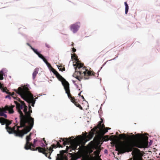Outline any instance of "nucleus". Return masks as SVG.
Segmentation results:
<instances>
[{"instance_id": "36", "label": "nucleus", "mask_w": 160, "mask_h": 160, "mask_svg": "<svg viewBox=\"0 0 160 160\" xmlns=\"http://www.w3.org/2000/svg\"><path fill=\"white\" fill-rule=\"evenodd\" d=\"M27 44L28 46H29L31 48V47H32L31 46L29 43H27Z\"/></svg>"}, {"instance_id": "17", "label": "nucleus", "mask_w": 160, "mask_h": 160, "mask_svg": "<svg viewBox=\"0 0 160 160\" xmlns=\"http://www.w3.org/2000/svg\"><path fill=\"white\" fill-rule=\"evenodd\" d=\"M38 68H35L32 73V78L33 79H34L36 77L38 73Z\"/></svg>"}, {"instance_id": "43", "label": "nucleus", "mask_w": 160, "mask_h": 160, "mask_svg": "<svg viewBox=\"0 0 160 160\" xmlns=\"http://www.w3.org/2000/svg\"><path fill=\"white\" fill-rule=\"evenodd\" d=\"M81 96L82 98L83 99H84V97H83V95H82V96Z\"/></svg>"}, {"instance_id": "13", "label": "nucleus", "mask_w": 160, "mask_h": 160, "mask_svg": "<svg viewBox=\"0 0 160 160\" xmlns=\"http://www.w3.org/2000/svg\"><path fill=\"white\" fill-rule=\"evenodd\" d=\"M31 135L32 133H30L26 137V143L24 146V148L26 150H28V149L30 148L27 147V146L31 143L30 142L31 140Z\"/></svg>"}, {"instance_id": "25", "label": "nucleus", "mask_w": 160, "mask_h": 160, "mask_svg": "<svg viewBox=\"0 0 160 160\" xmlns=\"http://www.w3.org/2000/svg\"><path fill=\"white\" fill-rule=\"evenodd\" d=\"M80 158V156H79L77 155H75L72 157V159L74 160H76L78 158Z\"/></svg>"}, {"instance_id": "47", "label": "nucleus", "mask_w": 160, "mask_h": 160, "mask_svg": "<svg viewBox=\"0 0 160 160\" xmlns=\"http://www.w3.org/2000/svg\"><path fill=\"white\" fill-rule=\"evenodd\" d=\"M151 160L150 159V160Z\"/></svg>"}, {"instance_id": "34", "label": "nucleus", "mask_w": 160, "mask_h": 160, "mask_svg": "<svg viewBox=\"0 0 160 160\" xmlns=\"http://www.w3.org/2000/svg\"><path fill=\"white\" fill-rule=\"evenodd\" d=\"M72 52H75L76 51V49L74 48H72Z\"/></svg>"}, {"instance_id": "15", "label": "nucleus", "mask_w": 160, "mask_h": 160, "mask_svg": "<svg viewBox=\"0 0 160 160\" xmlns=\"http://www.w3.org/2000/svg\"><path fill=\"white\" fill-rule=\"evenodd\" d=\"M95 132L98 133L97 131H94V130H92V129L91 131L89 133V134L87 135H86V139L88 140H90L93 137Z\"/></svg>"}, {"instance_id": "19", "label": "nucleus", "mask_w": 160, "mask_h": 160, "mask_svg": "<svg viewBox=\"0 0 160 160\" xmlns=\"http://www.w3.org/2000/svg\"><path fill=\"white\" fill-rule=\"evenodd\" d=\"M124 4L125 6V14H127L128 12L129 7L126 2H124Z\"/></svg>"}, {"instance_id": "32", "label": "nucleus", "mask_w": 160, "mask_h": 160, "mask_svg": "<svg viewBox=\"0 0 160 160\" xmlns=\"http://www.w3.org/2000/svg\"><path fill=\"white\" fill-rule=\"evenodd\" d=\"M45 46H46L47 48H50L51 47H50V45H49V44L48 43H45Z\"/></svg>"}, {"instance_id": "9", "label": "nucleus", "mask_w": 160, "mask_h": 160, "mask_svg": "<svg viewBox=\"0 0 160 160\" xmlns=\"http://www.w3.org/2000/svg\"><path fill=\"white\" fill-rule=\"evenodd\" d=\"M58 148L57 146H56V145L54 144H52L51 146L49 147V148H47L46 149L44 147L43 148L45 149V152L44 153L45 154H44L46 157H48L49 159H51V158L50 157V155L53 150L52 149L56 148Z\"/></svg>"}, {"instance_id": "30", "label": "nucleus", "mask_w": 160, "mask_h": 160, "mask_svg": "<svg viewBox=\"0 0 160 160\" xmlns=\"http://www.w3.org/2000/svg\"><path fill=\"white\" fill-rule=\"evenodd\" d=\"M108 137H109V136L108 135H106V136H105L104 139H105V141H108V140H109Z\"/></svg>"}, {"instance_id": "35", "label": "nucleus", "mask_w": 160, "mask_h": 160, "mask_svg": "<svg viewBox=\"0 0 160 160\" xmlns=\"http://www.w3.org/2000/svg\"><path fill=\"white\" fill-rule=\"evenodd\" d=\"M37 140L35 139H34V142H33V144H35L36 142H37Z\"/></svg>"}, {"instance_id": "22", "label": "nucleus", "mask_w": 160, "mask_h": 160, "mask_svg": "<svg viewBox=\"0 0 160 160\" xmlns=\"http://www.w3.org/2000/svg\"><path fill=\"white\" fill-rule=\"evenodd\" d=\"M3 71H1L0 72V80H2L3 79Z\"/></svg>"}, {"instance_id": "26", "label": "nucleus", "mask_w": 160, "mask_h": 160, "mask_svg": "<svg viewBox=\"0 0 160 160\" xmlns=\"http://www.w3.org/2000/svg\"><path fill=\"white\" fill-rule=\"evenodd\" d=\"M62 66H59L58 67V69H59L60 71H63L65 70V68H62Z\"/></svg>"}, {"instance_id": "20", "label": "nucleus", "mask_w": 160, "mask_h": 160, "mask_svg": "<svg viewBox=\"0 0 160 160\" xmlns=\"http://www.w3.org/2000/svg\"><path fill=\"white\" fill-rule=\"evenodd\" d=\"M43 61L45 63L48 65V67H51V65L49 63L47 60L44 58V57L42 59Z\"/></svg>"}, {"instance_id": "5", "label": "nucleus", "mask_w": 160, "mask_h": 160, "mask_svg": "<svg viewBox=\"0 0 160 160\" xmlns=\"http://www.w3.org/2000/svg\"><path fill=\"white\" fill-rule=\"evenodd\" d=\"M74 66H77L75 67V70H78L82 74V75L84 76L85 79H88L89 76H94L95 73L93 71H90L86 69V67H83V64L78 63L76 64H73Z\"/></svg>"}, {"instance_id": "18", "label": "nucleus", "mask_w": 160, "mask_h": 160, "mask_svg": "<svg viewBox=\"0 0 160 160\" xmlns=\"http://www.w3.org/2000/svg\"><path fill=\"white\" fill-rule=\"evenodd\" d=\"M1 89L3 92H5L8 94H11V92H9V91L7 89V87H3L2 86Z\"/></svg>"}, {"instance_id": "12", "label": "nucleus", "mask_w": 160, "mask_h": 160, "mask_svg": "<svg viewBox=\"0 0 160 160\" xmlns=\"http://www.w3.org/2000/svg\"><path fill=\"white\" fill-rule=\"evenodd\" d=\"M60 138L61 139L59 140L58 142H59V143L62 142V144L64 146H65L67 144H69L72 141V140L71 139V138Z\"/></svg>"}, {"instance_id": "1", "label": "nucleus", "mask_w": 160, "mask_h": 160, "mask_svg": "<svg viewBox=\"0 0 160 160\" xmlns=\"http://www.w3.org/2000/svg\"><path fill=\"white\" fill-rule=\"evenodd\" d=\"M119 137L123 140L128 138L130 140L119 143L116 142H113L115 146L116 151L120 154L132 151V154L133 158H130L129 160H143V153L138 149L134 147L139 148L147 147L148 145V137L139 133L131 136L128 135V137L124 133L120 134Z\"/></svg>"}, {"instance_id": "45", "label": "nucleus", "mask_w": 160, "mask_h": 160, "mask_svg": "<svg viewBox=\"0 0 160 160\" xmlns=\"http://www.w3.org/2000/svg\"><path fill=\"white\" fill-rule=\"evenodd\" d=\"M112 142H111V144H112Z\"/></svg>"}, {"instance_id": "11", "label": "nucleus", "mask_w": 160, "mask_h": 160, "mask_svg": "<svg viewBox=\"0 0 160 160\" xmlns=\"http://www.w3.org/2000/svg\"><path fill=\"white\" fill-rule=\"evenodd\" d=\"M73 77L79 81L84 78V76L82 75V74L78 70H75V72L73 74Z\"/></svg>"}, {"instance_id": "23", "label": "nucleus", "mask_w": 160, "mask_h": 160, "mask_svg": "<svg viewBox=\"0 0 160 160\" xmlns=\"http://www.w3.org/2000/svg\"><path fill=\"white\" fill-rule=\"evenodd\" d=\"M31 49L34 51V52L37 55L39 53L37 49H36L32 47H31Z\"/></svg>"}, {"instance_id": "33", "label": "nucleus", "mask_w": 160, "mask_h": 160, "mask_svg": "<svg viewBox=\"0 0 160 160\" xmlns=\"http://www.w3.org/2000/svg\"><path fill=\"white\" fill-rule=\"evenodd\" d=\"M11 96L9 94V95H7V96H6L5 98H10V96Z\"/></svg>"}, {"instance_id": "6", "label": "nucleus", "mask_w": 160, "mask_h": 160, "mask_svg": "<svg viewBox=\"0 0 160 160\" xmlns=\"http://www.w3.org/2000/svg\"><path fill=\"white\" fill-rule=\"evenodd\" d=\"M17 100H18L21 103V104H20L16 101L15 102L16 104L17 109L18 112L20 114V124L21 126L22 122V120L24 117V115L21 110L23 108L24 109L26 108V106H27L25 105L24 102L21 101L19 98H17Z\"/></svg>"}, {"instance_id": "27", "label": "nucleus", "mask_w": 160, "mask_h": 160, "mask_svg": "<svg viewBox=\"0 0 160 160\" xmlns=\"http://www.w3.org/2000/svg\"><path fill=\"white\" fill-rule=\"evenodd\" d=\"M100 152V150H96V151H95L94 152V153L95 154L98 155L99 154Z\"/></svg>"}, {"instance_id": "38", "label": "nucleus", "mask_w": 160, "mask_h": 160, "mask_svg": "<svg viewBox=\"0 0 160 160\" xmlns=\"http://www.w3.org/2000/svg\"><path fill=\"white\" fill-rule=\"evenodd\" d=\"M14 92H13L12 94H10L11 96L13 97V96L14 95Z\"/></svg>"}, {"instance_id": "40", "label": "nucleus", "mask_w": 160, "mask_h": 160, "mask_svg": "<svg viewBox=\"0 0 160 160\" xmlns=\"http://www.w3.org/2000/svg\"><path fill=\"white\" fill-rule=\"evenodd\" d=\"M82 92V91H81L78 94V95L79 96H81V92Z\"/></svg>"}, {"instance_id": "42", "label": "nucleus", "mask_w": 160, "mask_h": 160, "mask_svg": "<svg viewBox=\"0 0 160 160\" xmlns=\"http://www.w3.org/2000/svg\"><path fill=\"white\" fill-rule=\"evenodd\" d=\"M74 45V43L73 42H72V46H73Z\"/></svg>"}, {"instance_id": "31", "label": "nucleus", "mask_w": 160, "mask_h": 160, "mask_svg": "<svg viewBox=\"0 0 160 160\" xmlns=\"http://www.w3.org/2000/svg\"><path fill=\"white\" fill-rule=\"evenodd\" d=\"M70 147L71 148H72V149L75 150L77 148V146L76 145H74V146H73L72 145H71L70 146Z\"/></svg>"}, {"instance_id": "2", "label": "nucleus", "mask_w": 160, "mask_h": 160, "mask_svg": "<svg viewBox=\"0 0 160 160\" xmlns=\"http://www.w3.org/2000/svg\"><path fill=\"white\" fill-rule=\"evenodd\" d=\"M14 91L20 95L23 100L29 104L28 111H27V106H26V108L23 110L25 115L22 120L21 127H25L26 126L28 128V132H29L33 127L34 120V118L31 116V113H32V111L30 104H31L32 106L34 107L36 99L38 98L34 99L33 95L30 92L29 88L26 86H24L23 88L19 87L18 89H15Z\"/></svg>"}, {"instance_id": "46", "label": "nucleus", "mask_w": 160, "mask_h": 160, "mask_svg": "<svg viewBox=\"0 0 160 160\" xmlns=\"http://www.w3.org/2000/svg\"><path fill=\"white\" fill-rule=\"evenodd\" d=\"M84 160V159H82V160Z\"/></svg>"}, {"instance_id": "10", "label": "nucleus", "mask_w": 160, "mask_h": 160, "mask_svg": "<svg viewBox=\"0 0 160 160\" xmlns=\"http://www.w3.org/2000/svg\"><path fill=\"white\" fill-rule=\"evenodd\" d=\"M80 22H77L76 23L72 24L70 26L71 30L74 33L76 32L79 28Z\"/></svg>"}, {"instance_id": "29", "label": "nucleus", "mask_w": 160, "mask_h": 160, "mask_svg": "<svg viewBox=\"0 0 160 160\" xmlns=\"http://www.w3.org/2000/svg\"><path fill=\"white\" fill-rule=\"evenodd\" d=\"M43 141H44V143H45V145H44L43 144V145H42V146H46L48 144L46 143V141L45 140V138H43Z\"/></svg>"}, {"instance_id": "21", "label": "nucleus", "mask_w": 160, "mask_h": 160, "mask_svg": "<svg viewBox=\"0 0 160 160\" xmlns=\"http://www.w3.org/2000/svg\"><path fill=\"white\" fill-rule=\"evenodd\" d=\"M72 58H73L75 60L77 61V60L78 59V57L77 56V55L75 54H74L72 56Z\"/></svg>"}, {"instance_id": "44", "label": "nucleus", "mask_w": 160, "mask_h": 160, "mask_svg": "<svg viewBox=\"0 0 160 160\" xmlns=\"http://www.w3.org/2000/svg\"><path fill=\"white\" fill-rule=\"evenodd\" d=\"M62 152H63V151H62L60 152L61 153Z\"/></svg>"}, {"instance_id": "4", "label": "nucleus", "mask_w": 160, "mask_h": 160, "mask_svg": "<svg viewBox=\"0 0 160 160\" xmlns=\"http://www.w3.org/2000/svg\"><path fill=\"white\" fill-rule=\"evenodd\" d=\"M52 72L56 76L57 78L61 82L63 86L66 93L67 94L68 98L71 102L74 103L75 105L79 108L80 109L82 110V108L77 102L74 97H72L70 92L69 84L65 79L63 78L54 69H52Z\"/></svg>"}, {"instance_id": "7", "label": "nucleus", "mask_w": 160, "mask_h": 160, "mask_svg": "<svg viewBox=\"0 0 160 160\" xmlns=\"http://www.w3.org/2000/svg\"><path fill=\"white\" fill-rule=\"evenodd\" d=\"M101 121L99 122L97 126L92 129V130H94V131H96L98 133L99 131L100 134L103 135L106 132H108V130L110 129V128H105V125L104 124H102L103 122V120L102 118L101 119Z\"/></svg>"}, {"instance_id": "16", "label": "nucleus", "mask_w": 160, "mask_h": 160, "mask_svg": "<svg viewBox=\"0 0 160 160\" xmlns=\"http://www.w3.org/2000/svg\"><path fill=\"white\" fill-rule=\"evenodd\" d=\"M57 156L56 160H68L66 157L64 158L63 156H61L60 154H58Z\"/></svg>"}, {"instance_id": "41", "label": "nucleus", "mask_w": 160, "mask_h": 160, "mask_svg": "<svg viewBox=\"0 0 160 160\" xmlns=\"http://www.w3.org/2000/svg\"><path fill=\"white\" fill-rule=\"evenodd\" d=\"M68 146H67V148H66V150L67 151H68Z\"/></svg>"}, {"instance_id": "28", "label": "nucleus", "mask_w": 160, "mask_h": 160, "mask_svg": "<svg viewBox=\"0 0 160 160\" xmlns=\"http://www.w3.org/2000/svg\"><path fill=\"white\" fill-rule=\"evenodd\" d=\"M37 55L40 58L42 59L44 58V56L40 54L39 53H38V54Z\"/></svg>"}, {"instance_id": "24", "label": "nucleus", "mask_w": 160, "mask_h": 160, "mask_svg": "<svg viewBox=\"0 0 160 160\" xmlns=\"http://www.w3.org/2000/svg\"><path fill=\"white\" fill-rule=\"evenodd\" d=\"M57 142V143L56 145V146H57V147L62 148L63 147V146L62 145H61V144H60V143H59V142Z\"/></svg>"}, {"instance_id": "39", "label": "nucleus", "mask_w": 160, "mask_h": 160, "mask_svg": "<svg viewBox=\"0 0 160 160\" xmlns=\"http://www.w3.org/2000/svg\"><path fill=\"white\" fill-rule=\"evenodd\" d=\"M2 84L1 83H0V89H1L2 87Z\"/></svg>"}, {"instance_id": "14", "label": "nucleus", "mask_w": 160, "mask_h": 160, "mask_svg": "<svg viewBox=\"0 0 160 160\" xmlns=\"http://www.w3.org/2000/svg\"><path fill=\"white\" fill-rule=\"evenodd\" d=\"M95 132L98 133L97 131H94V130H92V129L91 131L89 133V134L87 135H86V139L88 140H90L93 137Z\"/></svg>"}, {"instance_id": "37", "label": "nucleus", "mask_w": 160, "mask_h": 160, "mask_svg": "<svg viewBox=\"0 0 160 160\" xmlns=\"http://www.w3.org/2000/svg\"><path fill=\"white\" fill-rule=\"evenodd\" d=\"M16 126H17V125H16L15 126H14V127H13V128H12V129H15V127H16Z\"/></svg>"}, {"instance_id": "8", "label": "nucleus", "mask_w": 160, "mask_h": 160, "mask_svg": "<svg viewBox=\"0 0 160 160\" xmlns=\"http://www.w3.org/2000/svg\"><path fill=\"white\" fill-rule=\"evenodd\" d=\"M35 144L31 142L30 144L27 146V147L30 148L28 149H30L32 151H37L38 150L39 152L42 153L43 154H45V149L44 148L38 147L35 148Z\"/></svg>"}, {"instance_id": "3", "label": "nucleus", "mask_w": 160, "mask_h": 160, "mask_svg": "<svg viewBox=\"0 0 160 160\" xmlns=\"http://www.w3.org/2000/svg\"><path fill=\"white\" fill-rule=\"evenodd\" d=\"M14 107V106L13 105H6L4 108H0V124L2 125L5 124L6 129L9 133H14L16 136L22 137L24 134L29 132H28V128L26 126L21 127L20 124V126H17V130H16L12 129V128L9 126L12 123V121L6 118H7V115L5 113H7V111H8L9 113H13L14 111L13 108Z\"/></svg>"}]
</instances>
